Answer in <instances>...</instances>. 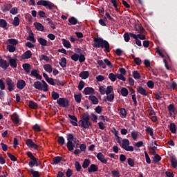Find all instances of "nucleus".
<instances>
[{"instance_id": "21", "label": "nucleus", "mask_w": 177, "mask_h": 177, "mask_svg": "<svg viewBox=\"0 0 177 177\" xmlns=\"http://www.w3.org/2000/svg\"><path fill=\"white\" fill-rule=\"evenodd\" d=\"M136 31L138 32V34H145V28L140 25L136 26Z\"/></svg>"}, {"instance_id": "55", "label": "nucleus", "mask_w": 177, "mask_h": 177, "mask_svg": "<svg viewBox=\"0 0 177 177\" xmlns=\"http://www.w3.org/2000/svg\"><path fill=\"white\" fill-rule=\"evenodd\" d=\"M40 62H42V60H44L45 62H49V57L45 55H41L40 56Z\"/></svg>"}, {"instance_id": "52", "label": "nucleus", "mask_w": 177, "mask_h": 177, "mask_svg": "<svg viewBox=\"0 0 177 177\" xmlns=\"http://www.w3.org/2000/svg\"><path fill=\"white\" fill-rule=\"evenodd\" d=\"M64 138H63L62 136L58 137L57 142L59 143V145L63 146V145H64Z\"/></svg>"}, {"instance_id": "59", "label": "nucleus", "mask_w": 177, "mask_h": 177, "mask_svg": "<svg viewBox=\"0 0 177 177\" xmlns=\"http://www.w3.org/2000/svg\"><path fill=\"white\" fill-rule=\"evenodd\" d=\"M111 174L113 177H120V171L118 170H113Z\"/></svg>"}, {"instance_id": "28", "label": "nucleus", "mask_w": 177, "mask_h": 177, "mask_svg": "<svg viewBox=\"0 0 177 177\" xmlns=\"http://www.w3.org/2000/svg\"><path fill=\"white\" fill-rule=\"evenodd\" d=\"M10 66L13 67L14 68H16L17 67V62H16V59H9Z\"/></svg>"}, {"instance_id": "35", "label": "nucleus", "mask_w": 177, "mask_h": 177, "mask_svg": "<svg viewBox=\"0 0 177 177\" xmlns=\"http://www.w3.org/2000/svg\"><path fill=\"white\" fill-rule=\"evenodd\" d=\"M63 45L65 46V48H71V44H70V41L66 40V39H62Z\"/></svg>"}, {"instance_id": "1", "label": "nucleus", "mask_w": 177, "mask_h": 177, "mask_svg": "<svg viewBox=\"0 0 177 177\" xmlns=\"http://www.w3.org/2000/svg\"><path fill=\"white\" fill-rule=\"evenodd\" d=\"M94 48H104L106 52H110V44L106 40H103L101 37H94L93 38Z\"/></svg>"}, {"instance_id": "9", "label": "nucleus", "mask_w": 177, "mask_h": 177, "mask_svg": "<svg viewBox=\"0 0 177 177\" xmlns=\"http://www.w3.org/2000/svg\"><path fill=\"white\" fill-rule=\"evenodd\" d=\"M6 84L8 86V91L10 92H12V91L15 90V82H13V81H12V79L8 78L6 80Z\"/></svg>"}, {"instance_id": "43", "label": "nucleus", "mask_w": 177, "mask_h": 177, "mask_svg": "<svg viewBox=\"0 0 177 177\" xmlns=\"http://www.w3.org/2000/svg\"><path fill=\"white\" fill-rule=\"evenodd\" d=\"M12 120L13 121V122H15V124H19L20 120L19 118V115H17V114L13 115L12 117Z\"/></svg>"}, {"instance_id": "36", "label": "nucleus", "mask_w": 177, "mask_h": 177, "mask_svg": "<svg viewBox=\"0 0 177 177\" xmlns=\"http://www.w3.org/2000/svg\"><path fill=\"white\" fill-rule=\"evenodd\" d=\"M145 131H146V132H147V133H149V135H150V136H151V138H153V136H154L153 128H151L150 127H146Z\"/></svg>"}, {"instance_id": "58", "label": "nucleus", "mask_w": 177, "mask_h": 177, "mask_svg": "<svg viewBox=\"0 0 177 177\" xmlns=\"http://www.w3.org/2000/svg\"><path fill=\"white\" fill-rule=\"evenodd\" d=\"M46 20L48 22L50 27H51V28L55 30V28H56V27H55V24L53 23V21H52V20H50V18H47Z\"/></svg>"}, {"instance_id": "29", "label": "nucleus", "mask_w": 177, "mask_h": 177, "mask_svg": "<svg viewBox=\"0 0 177 177\" xmlns=\"http://www.w3.org/2000/svg\"><path fill=\"white\" fill-rule=\"evenodd\" d=\"M168 111L169 112V114L172 115L174 113H175V106L174 104H169L168 106Z\"/></svg>"}, {"instance_id": "4", "label": "nucleus", "mask_w": 177, "mask_h": 177, "mask_svg": "<svg viewBox=\"0 0 177 177\" xmlns=\"http://www.w3.org/2000/svg\"><path fill=\"white\" fill-rule=\"evenodd\" d=\"M37 5H41V6L48 8L50 9V10H52V9H55V8H56V6H55L53 3L46 0H40L37 3Z\"/></svg>"}, {"instance_id": "12", "label": "nucleus", "mask_w": 177, "mask_h": 177, "mask_svg": "<svg viewBox=\"0 0 177 177\" xmlns=\"http://www.w3.org/2000/svg\"><path fill=\"white\" fill-rule=\"evenodd\" d=\"M26 86V81L21 80H18L17 82V88L18 89H24V87Z\"/></svg>"}, {"instance_id": "50", "label": "nucleus", "mask_w": 177, "mask_h": 177, "mask_svg": "<svg viewBox=\"0 0 177 177\" xmlns=\"http://www.w3.org/2000/svg\"><path fill=\"white\" fill-rule=\"evenodd\" d=\"M32 129L35 131V132H41V127L38 124H35L32 127Z\"/></svg>"}, {"instance_id": "48", "label": "nucleus", "mask_w": 177, "mask_h": 177, "mask_svg": "<svg viewBox=\"0 0 177 177\" xmlns=\"http://www.w3.org/2000/svg\"><path fill=\"white\" fill-rule=\"evenodd\" d=\"M51 97H53V99L54 100H57V99H59V93H57L55 91H53L51 93Z\"/></svg>"}, {"instance_id": "2", "label": "nucleus", "mask_w": 177, "mask_h": 177, "mask_svg": "<svg viewBox=\"0 0 177 177\" xmlns=\"http://www.w3.org/2000/svg\"><path fill=\"white\" fill-rule=\"evenodd\" d=\"M89 120V114L88 113H83L82 115V120L78 122L79 127L88 129L89 127H92V122Z\"/></svg>"}, {"instance_id": "10", "label": "nucleus", "mask_w": 177, "mask_h": 177, "mask_svg": "<svg viewBox=\"0 0 177 177\" xmlns=\"http://www.w3.org/2000/svg\"><path fill=\"white\" fill-rule=\"evenodd\" d=\"M97 160H99V161H101L102 164H107V160H106V158H104V155H103L102 152H99L97 154Z\"/></svg>"}, {"instance_id": "15", "label": "nucleus", "mask_w": 177, "mask_h": 177, "mask_svg": "<svg viewBox=\"0 0 177 177\" xmlns=\"http://www.w3.org/2000/svg\"><path fill=\"white\" fill-rule=\"evenodd\" d=\"M84 95H93L95 93V89L92 87H86L84 90Z\"/></svg>"}, {"instance_id": "44", "label": "nucleus", "mask_w": 177, "mask_h": 177, "mask_svg": "<svg viewBox=\"0 0 177 177\" xmlns=\"http://www.w3.org/2000/svg\"><path fill=\"white\" fill-rule=\"evenodd\" d=\"M13 26H15V27H17V26H19V24H20V19H19L18 17H15L14 18V21L12 23Z\"/></svg>"}, {"instance_id": "25", "label": "nucleus", "mask_w": 177, "mask_h": 177, "mask_svg": "<svg viewBox=\"0 0 177 177\" xmlns=\"http://www.w3.org/2000/svg\"><path fill=\"white\" fill-rule=\"evenodd\" d=\"M28 106L30 107V109H33V110L38 109V104L34 101H30Z\"/></svg>"}, {"instance_id": "40", "label": "nucleus", "mask_w": 177, "mask_h": 177, "mask_svg": "<svg viewBox=\"0 0 177 177\" xmlns=\"http://www.w3.org/2000/svg\"><path fill=\"white\" fill-rule=\"evenodd\" d=\"M62 160H63V158H62L60 156H56L53 159V164H55V165L59 164V162H60V161H62Z\"/></svg>"}, {"instance_id": "45", "label": "nucleus", "mask_w": 177, "mask_h": 177, "mask_svg": "<svg viewBox=\"0 0 177 177\" xmlns=\"http://www.w3.org/2000/svg\"><path fill=\"white\" fill-rule=\"evenodd\" d=\"M7 50H8V52L13 53L16 50V47L15 46L8 45Z\"/></svg>"}, {"instance_id": "51", "label": "nucleus", "mask_w": 177, "mask_h": 177, "mask_svg": "<svg viewBox=\"0 0 177 177\" xmlns=\"http://www.w3.org/2000/svg\"><path fill=\"white\" fill-rule=\"evenodd\" d=\"M8 44H10V45H17V44H19V41H17L16 39H9Z\"/></svg>"}, {"instance_id": "14", "label": "nucleus", "mask_w": 177, "mask_h": 177, "mask_svg": "<svg viewBox=\"0 0 177 177\" xmlns=\"http://www.w3.org/2000/svg\"><path fill=\"white\" fill-rule=\"evenodd\" d=\"M33 86L35 88V89H38V91H44L42 83L39 81L35 82Z\"/></svg>"}, {"instance_id": "37", "label": "nucleus", "mask_w": 177, "mask_h": 177, "mask_svg": "<svg viewBox=\"0 0 177 177\" xmlns=\"http://www.w3.org/2000/svg\"><path fill=\"white\" fill-rule=\"evenodd\" d=\"M67 59H66L65 57H62L60 59L59 62V65L61 66V67H66V65L67 64Z\"/></svg>"}, {"instance_id": "39", "label": "nucleus", "mask_w": 177, "mask_h": 177, "mask_svg": "<svg viewBox=\"0 0 177 177\" xmlns=\"http://www.w3.org/2000/svg\"><path fill=\"white\" fill-rule=\"evenodd\" d=\"M43 67L44 70L47 71V73H52V66H50V64H45Z\"/></svg>"}, {"instance_id": "22", "label": "nucleus", "mask_w": 177, "mask_h": 177, "mask_svg": "<svg viewBox=\"0 0 177 177\" xmlns=\"http://www.w3.org/2000/svg\"><path fill=\"white\" fill-rule=\"evenodd\" d=\"M34 26L36 28V30H37L38 31H44V26H42V24L39 22H35L34 24Z\"/></svg>"}, {"instance_id": "64", "label": "nucleus", "mask_w": 177, "mask_h": 177, "mask_svg": "<svg viewBox=\"0 0 177 177\" xmlns=\"http://www.w3.org/2000/svg\"><path fill=\"white\" fill-rule=\"evenodd\" d=\"M120 114L122 115V117H127V110L125 109L122 108L120 109Z\"/></svg>"}, {"instance_id": "38", "label": "nucleus", "mask_w": 177, "mask_h": 177, "mask_svg": "<svg viewBox=\"0 0 177 177\" xmlns=\"http://www.w3.org/2000/svg\"><path fill=\"white\" fill-rule=\"evenodd\" d=\"M133 77L135 80H140L141 77L140 73L138 71H133Z\"/></svg>"}, {"instance_id": "41", "label": "nucleus", "mask_w": 177, "mask_h": 177, "mask_svg": "<svg viewBox=\"0 0 177 177\" xmlns=\"http://www.w3.org/2000/svg\"><path fill=\"white\" fill-rule=\"evenodd\" d=\"M89 164H91V161L88 159H85L83 162L82 167L86 169V167H89Z\"/></svg>"}, {"instance_id": "31", "label": "nucleus", "mask_w": 177, "mask_h": 177, "mask_svg": "<svg viewBox=\"0 0 177 177\" xmlns=\"http://www.w3.org/2000/svg\"><path fill=\"white\" fill-rule=\"evenodd\" d=\"M75 100L77 103H80L81 102V99H82V94H75L74 95Z\"/></svg>"}, {"instance_id": "20", "label": "nucleus", "mask_w": 177, "mask_h": 177, "mask_svg": "<svg viewBox=\"0 0 177 177\" xmlns=\"http://www.w3.org/2000/svg\"><path fill=\"white\" fill-rule=\"evenodd\" d=\"M0 67H1V68H3L4 70H7L9 67V64H8V62H6V60L2 59L0 63Z\"/></svg>"}, {"instance_id": "32", "label": "nucleus", "mask_w": 177, "mask_h": 177, "mask_svg": "<svg viewBox=\"0 0 177 177\" xmlns=\"http://www.w3.org/2000/svg\"><path fill=\"white\" fill-rule=\"evenodd\" d=\"M7 26H8V23L6 22V20L0 19V27H1V28L6 29Z\"/></svg>"}, {"instance_id": "49", "label": "nucleus", "mask_w": 177, "mask_h": 177, "mask_svg": "<svg viewBox=\"0 0 177 177\" xmlns=\"http://www.w3.org/2000/svg\"><path fill=\"white\" fill-rule=\"evenodd\" d=\"M104 62L105 63V66H108L109 68H113V64H111V62H110V60H109L108 59H104Z\"/></svg>"}, {"instance_id": "11", "label": "nucleus", "mask_w": 177, "mask_h": 177, "mask_svg": "<svg viewBox=\"0 0 177 177\" xmlns=\"http://www.w3.org/2000/svg\"><path fill=\"white\" fill-rule=\"evenodd\" d=\"M69 118L71 120V122L72 124V125H73V127H77L78 125V124L77 122H78V120L77 119V117H75V115H68Z\"/></svg>"}, {"instance_id": "53", "label": "nucleus", "mask_w": 177, "mask_h": 177, "mask_svg": "<svg viewBox=\"0 0 177 177\" xmlns=\"http://www.w3.org/2000/svg\"><path fill=\"white\" fill-rule=\"evenodd\" d=\"M121 95H122L123 96H128V89H127V88L123 87L121 89Z\"/></svg>"}, {"instance_id": "34", "label": "nucleus", "mask_w": 177, "mask_h": 177, "mask_svg": "<svg viewBox=\"0 0 177 177\" xmlns=\"http://www.w3.org/2000/svg\"><path fill=\"white\" fill-rule=\"evenodd\" d=\"M169 131L171 132V133H176V125H175L174 123H171Z\"/></svg>"}, {"instance_id": "56", "label": "nucleus", "mask_w": 177, "mask_h": 177, "mask_svg": "<svg viewBox=\"0 0 177 177\" xmlns=\"http://www.w3.org/2000/svg\"><path fill=\"white\" fill-rule=\"evenodd\" d=\"M112 92H113V86H109L106 88V90H105L106 95H110V93H111Z\"/></svg>"}, {"instance_id": "27", "label": "nucleus", "mask_w": 177, "mask_h": 177, "mask_svg": "<svg viewBox=\"0 0 177 177\" xmlns=\"http://www.w3.org/2000/svg\"><path fill=\"white\" fill-rule=\"evenodd\" d=\"M88 99L91 100L93 104H97V103H99V100H97V97H95L94 95H90Z\"/></svg>"}, {"instance_id": "47", "label": "nucleus", "mask_w": 177, "mask_h": 177, "mask_svg": "<svg viewBox=\"0 0 177 177\" xmlns=\"http://www.w3.org/2000/svg\"><path fill=\"white\" fill-rule=\"evenodd\" d=\"M97 63L100 67H102V68H106V64L103 62V60H97Z\"/></svg>"}, {"instance_id": "23", "label": "nucleus", "mask_w": 177, "mask_h": 177, "mask_svg": "<svg viewBox=\"0 0 177 177\" xmlns=\"http://www.w3.org/2000/svg\"><path fill=\"white\" fill-rule=\"evenodd\" d=\"M24 70L27 73V74H30V70H31V66L30 64H24L22 65Z\"/></svg>"}, {"instance_id": "26", "label": "nucleus", "mask_w": 177, "mask_h": 177, "mask_svg": "<svg viewBox=\"0 0 177 177\" xmlns=\"http://www.w3.org/2000/svg\"><path fill=\"white\" fill-rule=\"evenodd\" d=\"M38 42L42 46H46V45H48V41H46V39H45L42 37H40V38L38 39Z\"/></svg>"}, {"instance_id": "6", "label": "nucleus", "mask_w": 177, "mask_h": 177, "mask_svg": "<svg viewBox=\"0 0 177 177\" xmlns=\"http://www.w3.org/2000/svg\"><path fill=\"white\" fill-rule=\"evenodd\" d=\"M122 148L127 151H133V147L129 146V140L128 139L122 140Z\"/></svg>"}, {"instance_id": "24", "label": "nucleus", "mask_w": 177, "mask_h": 177, "mask_svg": "<svg viewBox=\"0 0 177 177\" xmlns=\"http://www.w3.org/2000/svg\"><path fill=\"white\" fill-rule=\"evenodd\" d=\"M68 21L71 24H68L69 26H71V25L75 26V24H77V23H78V20L74 17L69 18Z\"/></svg>"}, {"instance_id": "46", "label": "nucleus", "mask_w": 177, "mask_h": 177, "mask_svg": "<svg viewBox=\"0 0 177 177\" xmlns=\"http://www.w3.org/2000/svg\"><path fill=\"white\" fill-rule=\"evenodd\" d=\"M139 133L138 131H132L131 132V138L133 140H136L138 139V136Z\"/></svg>"}, {"instance_id": "61", "label": "nucleus", "mask_w": 177, "mask_h": 177, "mask_svg": "<svg viewBox=\"0 0 177 177\" xmlns=\"http://www.w3.org/2000/svg\"><path fill=\"white\" fill-rule=\"evenodd\" d=\"M42 84L44 92H48V91H49V88H48V84H46L44 80H42Z\"/></svg>"}, {"instance_id": "33", "label": "nucleus", "mask_w": 177, "mask_h": 177, "mask_svg": "<svg viewBox=\"0 0 177 177\" xmlns=\"http://www.w3.org/2000/svg\"><path fill=\"white\" fill-rule=\"evenodd\" d=\"M109 78L112 82H115L117 80V75L111 73L109 75Z\"/></svg>"}, {"instance_id": "3", "label": "nucleus", "mask_w": 177, "mask_h": 177, "mask_svg": "<svg viewBox=\"0 0 177 177\" xmlns=\"http://www.w3.org/2000/svg\"><path fill=\"white\" fill-rule=\"evenodd\" d=\"M28 157L30 158L31 160H30L28 165L30 168H34V167H38L39 165V163L38 162V160L35 157H34V155H32V152H27L26 153Z\"/></svg>"}, {"instance_id": "42", "label": "nucleus", "mask_w": 177, "mask_h": 177, "mask_svg": "<svg viewBox=\"0 0 177 177\" xmlns=\"http://www.w3.org/2000/svg\"><path fill=\"white\" fill-rule=\"evenodd\" d=\"M171 164L172 168H176L177 167V160L175 158H171Z\"/></svg>"}, {"instance_id": "30", "label": "nucleus", "mask_w": 177, "mask_h": 177, "mask_svg": "<svg viewBox=\"0 0 177 177\" xmlns=\"http://www.w3.org/2000/svg\"><path fill=\"white\" fill-rule=\"evenodd\" d=\"M29 172L32 175L33 177H39L41 176V174H39V171H34L33 169H31Z\"/></svg>"}, {"instance_id": "17", "label": "nucleus", "mask_w": 177, "mask_h": 177, "mask_svg": "<svg viewBox=\"0 0 177 177\" xmlns=\"http://www.w3.org/2000/svg\"><path fill=\"white\" fill-rule=\"evenodd\" d=\"M31 56H32V53L30 50H27L22 55V59H31Z\"/></svg>"}, {"instance_id": "19", "label": "nucleus", "mask_w": 177, "mask_h": 177, "mask_svg": "<svg viewBox=\"0 0 177 177\" xmlns=\"http://www.w3.org/2000/svg\"><path fill=\"white\" fill-rule=\"evenodd\" d=\"M79 77L82 78V80H86L89 77V72L88 71H82L80 73Z\"/></svg>"}, {"instance_id": "60", "label": "nucleus", "mask_w": 177, "mask_h": 177, "mask_svg": "<svg viewBox=\"0 0 177 177\" xmlns=\"http://www.w3.org/2000/svg\"><path fill=\"white\" fill-rule=\"evenodd\" d=\"M127 162L130 167H135V161L132 158H129L127 159Z\"/></svg>"}, {"instance_id": "8", "label": "nucleus", "mask_w": 177, "mask_h": 177, "mask_svg": "<svg viewBox=\"0 0 177 177\" xmlns=\"http://www.w3.org/2000/svg\"><path fill=\"white\" fill-rule=\"evenodd\" d=\"M26 145L28 147H30V149L38 150V145L37 144H35V142H32V140L31 139L26 140Z\"/></svg>"}, {"instance_id": "54", "label": "nucleus", "mask_w": 177, "mask_h": 177, "mask_svg": "<svg viewBox=\"0 0 177 177\" xmlns=\"http://www.w3.org/2000/svg\"><path fill=\"white\" fill-rule=\"evenodd\" d=\"M159 161H161V156H160V155L158 154H156L153 157V162H155V164H156V162H159Z\"/></svg>"}, {"instance_id": "57", "label": "nucleus", "mask_w": 177, "mask_h": 177, "mask_svg": "<svg viewBox=\"0 0 177 177\" xmlns=\"http://www.w3.org/2000/svg\"><path fill=\"white\" fill-rule=\"evenodd\" d=\"M75 167L76 168V171H77L78 172L81 171L82 167H81V164H80V162L76 161L75 163Z\"/></svg>"}, {"instance_id": "13", "label": "nucleus", "mask_w": 177, "mask_h": 177, "mask_svg": "<svg viewBox=\"0 0 177 177\" xmlns=\"http://www.w3.org/2000/svg\"><path fill=\"white\" fill-rule=\"evenodd\" d=\"M30 75H32V77H35L37 80H42V76L39 75L38 70H32L30 72Z\"/></svg>"}, {"instance_id": "18", "label": "nucleus", "mask_w": 177, "mask_h": 177, "mask_svg": "<svg viewBox=\"0 0 177 177\" xmlns=\"http://www.w3.org/2000/svg\"><path fill=\"white\" fill-rule=\"evenodd\" d=\"M99 168L97 167V165L95 164H92L88 168V172H97V170Z\"/></svg>"}, {"instance_id": "5", "label": "nucleus", "mask_w": 177, "mask_h": 177, "mask_svg": "<svg viewBox=\"0 0 177 177\" xmlns=\"http://www.w3.org/2000/svg\"><path fill=\"white\" fill-rule=\"evenodd\" d=\"M67 148L69 151H73L74 150L75 146L73 145V142L74 141V136L71 133L67 135Z\"/></svg>"}, {"instance_id": "16", "label": "nucleus", "mask_w": 177, "mask_h": 177, "mask_svg": "<svg viewBox=\"0 0 177 177\" xmlns=\"http://www.w3.org/2000/svg\"><path fill=\"white\" fill-rule=\"evenodd\" d=\"M137 92L143 96H147V91L142 86L137 87Z\"/></svg>"}, {"instance_id": "62", "label": "nucleus", "mask_w": 177, "mask_h": 177, "mask_svg": "<svg viewBox=\"0 0 177 177\" xmlns=\"http://www.w3.org/2000/svg\"><path fill=\"white\" fill-rule=\"evenodd\" d=\"M99 91L102 95H104L106 93V88H104L103 86H101L99 88Z\"/></svg>"}, {"instance_id": "7", "label": "nucleus", "mask_w": 177, "mask_h": 177, "mask_svg": "<svg viewBox=\"0 0 177 177\" xmlns=\"http://www.w3.org/2000/svg\"><path fill=\"white\" fill-rule=\"evenodd\" d=\"M57 103L60 107H68L70 101H68L67 98H59L57 100Z\"/></svg>"}, {"instance_id": "63", "label": "nucleus", "mask_w": 177, "mask_h": 177, "mask_svg": "<svg viewBox=\"0 0 177 177\" xmlns=\"http://www.w3.org/2000/svg\"><path fill=\"white\" fill-rule=\"evenodd\" d=\"M106 100H108V102H113V100H114V94H110L109 95H107Z\"/></svg>"}]
</instances>
